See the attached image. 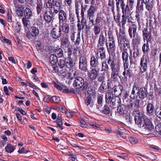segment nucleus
<instances>
[{"instance_id":"c03bdc74","label":"nucleus","mask_w":161,"mask_h":161,"mask_svg":"<svg viewBox=\"0 0 161 161\" xmlns=\"http://www.w3.org/2000/svg\"><path fill=\"white\" fill-rule=\"evenodd\" d=\"M15 147L11 144H8L5 147V149L6 152L11 153L14 150Z\"/></svg>"},{"instance_id":"de8ad7c7","label":"nucleus","mask_w":161,"mask_h":161,"mask_svg":"<svg viewBox=\"0 0 161 161\" xmlns=\"http://www.w3.org/2000/svg\"><path fill=\"white\" fill-rule=\"evenodd\" d=\"M131 71V70L129 69H124L123 75H124L125 78H127L128 77H130Z\"/></svg>"},{"instance_id":"2f4dec72","label":"nucleus","mask_w":161,"mask_h":161,"mask_svg":"<svg viewBox=\"0 0 161 161\" xmlns=\"http://www.w3.org/2000/svg\"><path fill=\"white\" fill-rule=\"evenodd\" d=\"M54 55L58 58H61L64 56L63 50L60 48H57L54 49Z\"/></svg>"},{"instance_id":"f257e3e1","label":"nucleus","mask_w":161,"mask_h":161,"mask_svg":"<svg viewBox=\"0 0 161 161\" xmlns=\"http://www.w3.org/2000/svg\"><path fill=\"white\" fill-rule=\"evenodd\" d=\"M134 117L135 123L140 127H144L149 131L153 130L154 126L151 121L146 117H144L142 113L138 111L134 112Z\"/></svg>"},{"instance_id":"423d86ee","label":"nucleus","mask_w":161,"mask_h":161,"mask_svg":"<svg viewBox=\"0 0 161 161\" xmlns=\"http://www.w3.org/2000/svg\"><path fill=\"white\" fill-rule=\"evenodd\" d=\"M87 63L86 57L81 56L79 58V69L84 72L87 71Z\"/></svg>"},{"instance_id":"ea45409f","label":"nucleus","mask_w":161,"mask_h":161,"mask_svg":"<svg viewBox=\"0 0 161 161\" xmlns=\"http://www.w3.org/2000/svg\"><path fill=\"white\" fill-rule=\"evenodd\" d=\"M72 67H63L59 68V71L61 74H62L63 76L66 75L68 73V70L69 68Z\"/></svg>"},{"instance_id":"b1692460","label":"nucleus","mask_w":161,"mask_h":161,"mask_svg":"<svg viewBox=\"0 0 161 161\" xmlns=\"http://www.w3.org/2000/svg\"><path fill=\"white\" fill-rule=\"evenodd\" d=\"M106 37L102 33H101L99 36L97 46L99 47H103L105 42Z\"/></svg>"},{"instance_id":"6e6d98bb","label":"nucleus","mask_w":161,"mask_h":161,"mask_svg":"<svg viewBox=\"0 0 161 161\" xmlns=\"http://www.w3.org/2000/svg\"><path fill=\"white\" fill-rule=\"evenodd\" d=\"M85 104L87 106L92 104V98L91 97H88L85 98Z\"/></svg>"},{"instance_id":"bf43d9fd","label":"nucleus","mask_w":161,"mask_h":161,"mask_svg":"<svg viewBox=\"0 0 161 161\" xmlns=\"http://www.w3.org/2000/svg\"><path fill=\"white\" fill-rule=\"evenodd\" d=\"M155 114L157 117L161 119V107L156 109Z\"/></svg>"},{"instance_id":"473e14b6","label":"nucleus","mask_w":161,"mask_h":161,"mask_svg":"<svg viewBox=\"0 0 161 161\" xmlns=\"http://www.w3.org/2000/svg\"><path fill=\"white\" fill-rule=\"evenodd\" d=\"M86 23V19H81V21H80V22H78L77 24V26L78 28V30L80 32L81 30L83 29L85 26V24Z\"/></svg>"},{"instance_id":"864d4df0","label":"nucleus","mask_w":161,"mask_h":161,"mask_svg":"<svg viewBox=\"0 0 161 161\" xmlns=\"http://www.w3.org/2000/svg\"><path fill=\"white\" fill-rule=\"evenodd\" d=\"M50 100L55 103H58L60 101V99L59 97L55 96L51 97Z\"/></svg>"},{"instance_id":"09e8293b","label":"nucleus","mask_w":161,"mask_h":161,"mask_svg":"<svg viewBox=\"0 0 161 161\" xmlns=\"http://www.w3.org/2000/svg\"><path fill=\"white\" fill-rule=\"evenodd\" d=\"M52 16L49 15L47 12H46L44 15V18L45 20L48 22H50L52 20Z\"/></svg>"},{"instance_id":"20e7f679","label":"nucleus","mask_w":161,"mask_h":161,"mask_svg":"<svg viewBox=\"0 0 161 161\" xmlns=\"http://www.w3.org/2000/svg\"><path fill=\"white\" fill-rule=\"evenodd\" d=\"M47 6L52 14H57L61 8L60 3L55 0H49L46 4Z\"/></svg>"},{"instance_id":"49530a36","label":"nucleus","mask_w":161,"mask_h":161,"mask_svg":"<svg viewBox=\"0 0 161 161\" xmlns=\"http://www.w3.org/2000/svg\"><path fill=\"white\" fill-rule=\"evenodd\" d=\"M122 52V58L123 61H127L128 59V54L127 51H121Z\"/></svg>"},{"instance_id":"2eb2a0df","label":"nucleus","mask_w":161,"mask_h":161,"mask_svg":"<svg viewBox=\"0 0 161 161\" xmlns=\"http://www.w3.org/2000/svg\"><path fill=\"white\" fill-rule=\"evenodd\" d=\"M62 34V30L60 26L58 28H54L52 31L51 33V37L54 39H57Z\"/></svg>"},{"instance_id":"052dcab7","label":"nucleus","mask_w":161,"mask_h":161,"mask_svg":"<svg viewBox=\"0 0 161 161\" xmlns=\"http://www.w3.org/2000/svg\"><path fill=\"white\" fill-rule=\"evenodd\" d=\"M79 121L81 125V126L82 127L86 128L87 125L86 124L84 119L83 118H80L79 119Z\"/></svg>"},{"instance_id":"a211bd4d","label":"nucleus","mask_w":161,"mask_h":161,"mask_svg":"<svg viewBox=\"0 0 161 161\" xmlns=\"http://www.w3.org/2000/svg\"><path fill=\"white\" fill-rule=\"evenodd\" d=\"M91 70L88 74V76L91 80H95L98 75V70L96 68H91Z\"/></svg>"},{"instance_id":"4468645a","label":"nucleus","mask_w":161,"mask_h":161,"mask_svg":"<svg viewBox=\"0 0 161 161\" xmlns=\"http://www.w3.org/2000/svg\"><path fill=\"white\" fill-rule=\"evenodd\" d=\"M59 67H72L73 65V60H69L67 59H60L58 64Z\"/></svg>"},{"instance_id":"f03ea898","label":"nucleus","mask_w":161,"mask_h":161,"mask_svg":"<svg viewBox=\"0 0 161 161\" xmlns=\"http://www.w3.org/2000/svg\"><path fill=\"white\" fill-rule=\"evenodd\" d=\"M108 64L109 65L111 70V76L113 79L117 80L120 72V66L119 65L116 63L114 57L110 55L107 58Z\"/></svg>"},{"instance_id":"69168bd1","label":"nucleus","mask_w":161,"mask_h":161,"mask_svg":"<svg viewBox=\"0 0 161 161\" xmlns=\"http://www.w3.org/2000/svg\"><path fill=\"white\" fill-rule=\"evenodd\" d=\"M144 3L145 4L146 8L147 10L149 11L152 10V6L150 2H148L146 3Z\"/></svg>"},{"instance_id":"aec40b11","label":"nucleus","mask_w":161,"mask_h":161,"mask_svg":"<svg viewBox=\"0 0 161 161\" xmlns=\"http://www.w3.org/2000/svg\"><path fill=\"white\" fill-rule=\"evenodd\" d=\"M138 96L140 98L144 99L147 95V89L144 87H142L139 89L138 91L137 92Z\"/></svg>"},{"instance_id":"f8f14e48","label":"nucleus","mask_w":161,"mask_h":161,"mask_svg":"<svg viewBox=\"0 0 161 161\" xmlns=\"http://www.w3.org/2000/svg\"><path fill=\"white\" fill-rule=\"evenodd\" d=\"M108 39L106 43V47L108 50L110 49L112 50L115 48V41L113 36L108 33Z\"/></svg>"},{"instance_id":"393cba45","label":"nucleus","mask_w":161,"mask_h":161,"mask_svg":"<svg viewBox=\"0 0 161 161\" xmlns=\"http://www.w3.org/2000/svg\"><path fill=\"white\" fill-rule=\"evenodd\" d=\"M59 12L58 18L59 21L62 22L66 20L67 19V15L66 13L63 10H60Z\"/></svg>"},{"instance_id":"6ab92c4d","label":"nucleus","mask_w":161,"mask_h":161,"mask_svg":"<svg viewBox=\"0 0 161 161\" xmlns=\"http://www.w3.org/2000/svg\"><path fill=\"white\" fill-rule=\"evenodd\" d=\"M111 103V106L113 108H116L120 106L121 101L120 98L117 97H113Z\"/></svg>"},{"instance_id":"c9c22d12","label":"nucleus","mask_w":161,"mask_h":161,"mask_svg":"<svg viewBox=\"0 0 161 161\" xmlns=\"http://www.w3.org/2000/svg\"><path fill=\"white\" fill-rule=\"evenodd\" d=\"M95 21L97 24H98L102 22H104L105 18L103 14L99 13L97 15Z\"/></svg>"},{"instance_id":"7c9ffc66","label":"nucleus","mask_w":161,"mask_h":161,"mask_svg":"<svg viewBox=\"0 0 161 161\" xmlns=\"http://www.w3.org/2000/svg\"><path fill=\"white\" fill-rule=\"evenodd\" d=\"M143 10V3L141 2L139 0H137V6L136 7V12L139 13H142Z\"/></svg>"},{"instance_id":"a18cd8bd","label":"nucleus","mask_w":161,"mask_h":161,"mask_svg":"<svg viewBox=\"0 0 161 161\" xmlns=\"http://www.w3.org/2000/svg\"><path fill=\"white\" fill-rule=\"evenodd\" d=\"M113 95L110 92L107 93L105 95V100L107 103H109L113 97H112Z\"/></svg>"},{"instance_id":"dca6fc26","label":"nucleus","mask_w":161,"mask_h":161,"mask_svg":"<svg viewBox=\"0 0 161 161\" xmlns=\"http://www.w3.org/2000/svg\"><path fill=\"white\" fill-rule=\"evenodd\" d=\"M99 65L98 58L94 56L91 57L90 60L91 68H96Z\"/></svg>"},{"instance_id":"a19ab883","label":"nucleus","mask_w":161,"mask_h":161,"mask_svg":"<svg viewBox=\"0 0 161 161\" xmlns=\"http://www.w3.org/2000/svg\"><path fill=\"white\" fill-rule=\"evenodd\" d=\"M32 15V10L29 8H26L25 11V16L28 19H29Z\"/></svg>"},{"instance_id":"c756f323","label":"nucleus","mask_w":161,"mask_h":161,"mask_svg":"<svg viewBox=\"0 0 161 161\" xmlns=\"http://www.w3.org/2000/svg\"><path fill=\"white\" fill-rule=\"evenodd\" d=\"M139 90V87L136 85H134L132 88V90L130 95V97L133 99H135L137 97V96L136 95V92H138Z\"/></svg>"},{"instance_id":"4c0bfd02","label":"nucleus","mask_w":161,"mask_h":161,"mask_svg":"<svg viewBox=\"0 0 161 161\" xmlns=\"http://www.w3.org/2000/svg\"><path fill=\"white\" fill-rule=\"evenodd\" d=\"M131 9L129 5L127 4L124 7H122V12L123 14L129 15L130 12V9Z\"/></svg>"},{"instance_id":"37998d69","label":"nucleus","mask_w":161,"mask_h":161,"mask_svg":"<svg viewBox=\"0 0 161 161\" xmlns=\"http://www.w3.org/2000/svg\"><path fill=\"white\" fill-rule=\"evenodd\" d=\"M69 19L71 24H74L76 20V18L75 14L72 13H69Z\"/></svg>"},{"instance_id":"5fc2aeb1","label":"nucleus","mask_w":161,"mask_h":161,"mask_svg":"<svg viewBox=\"0 0 161 161\" xmlns=\"http://www.w3.org/2000/svg\"><path fill=\"white\" fill-rule=\"evenodd\" d=\"M64 5L69 8H71L73 3V0H64Z\"/></svg>"},{"instance_id":"0eeeda50","label":"nucleus","mask_w":161,"mask_h":161,"mask_svg":"<svg viewBox=\"0 0 161 161\" xmlns=\"http://www.w3.org/2000/svg\"><path fill=\"white\" fill-rule=\"evenodd\" d=\"M143 37L144 41L146 42H151L152 40V31L147 28H144L142 31Z\"/></svg>"},{"instance_id":"9b49d317","label":"nucleus","mask_w":161,"mask_h":161,"mask_svg":"<svg viewBox=\"0 0 161 161\" xmlns=\"http://www.w3.org/2000/svg\"><path fill=\"white\" fill-rule=\"evenodd\" d=\"M137 26L134 23H132L129 26L128 33L130 37L132 38V41H134L136 40L133 38H135L136 33Z\"/></svg>"},{"instance_id":"39448f33","label":"nucleus","mask_w":161,"mask_h":161,"mask_svg":"<svg viewBox=\"0 0 161 161\" xmlns=\"http://www.w3.org/2000/svg\"><path fill=\"white\" fill-rule=\"evenodd\" d=\"M147 58L144 55L141 59L139 74H142L146 71L147 68Z\"/></svg>"},{"instance_id":"603ef678","label":"nucleus","mask_w":161,"mask_h":161,"mask_svg":"<svg viewBox=\"0 0 161 161\" xmlns=\"http://www.w3.org/2000/svg\"><path fill=\"white\" fill-rule=\"evenodd\" d=\"M149 42H146V43H144L142 47V50L143 53L147 52L149 50V46L148 44Z\"/></svg>"},{"instance_id":"e433bc0d","label":"nucleus","mask_w":161,"mask_h":161,"mask_svg":"<svg viewBox=\"0 0 161 161\" xmlns=\"http://www.w3.org/2000/svg\"><path fill=\"white\" fill-rule=\"evenodd\" d=\"M58 57L54 54L50 55L49 58L50 62L53 65L56 64L58 61Z\"/></svg>"},{"instance_id":"a878e982","label":"nucleus","mask_w":161,"mask_h":161,"mask_svg":"<svg viewBox=\"0 0 161 161\" xmlns=\"http://www.w3.org/2000/svg\"><path fill=\"white\" fill-rule=\"evenodd\" d=\"M118 111L119 113L121 114H125L128 112V110L126 106L122 104L118 107Z\"/></svg>"},{"instance_id":"f3484780","label":"nucleus","mask_w":161,"mask_h":161,"mask_svg":"<svg viewBox=\"0 0 161 161\" xmlns=\"http://www.w3.org/2000/svg\"><path fill=\"white\" fill-rule=\"evenodd\" d=\"M129 15H128L122 14L121 21L119 23L120 24L121 23L122 27L120 28L119 29V33L122 32V31L124 32H125V25L126 23L127 19L129 18Z\"/></svg>"},{"instance_id":"ddd939ff","label":"nucleus","mask_w":161,"mask_h":161,"mask_svg":"<svg viewBox=\"0 0 161 161\" xmlns=\"http://www.w3.org/2000/svg\"><path fill=\"white\" fill-rule=\"evenodd\" d=\"M95 51L97 56L102 60L106 58V51L105 48L103 47H97Z\"/></svg>"},{"instance_id":"6e6552de","label":"nucleus","mask_w":161,"mask_h":161,"mask_svg":"<svg viewBox=\"0 0 161 161\" xmlns=\"http://www.w3.org/2000/svg\"><path fill=\"white\" fill-rule=\"evenodd\" d=\"M139 56V50L137 47L133 48L132 50H130L129 58L130 63H133Z\"/></svg>"},{"instance_id":"774afa93","label":"nucleus","mask_w":161,"mask_h":161,"mask_svg":"<svg viewBox=\"0 0 161 161\" xmlns=\"http://www.w3.org/2000/svg\"><path fill=\"white\" fill-rule=\"evenodd\" d=\"M136 0H129V5L130 8H133V6L135 5L136 3Z\"/></svg>"},{"instance_id":"cd10ccee","label":"nucleus","mask_w":161,"mask_h":161,"mask_svg":"<svg viewBox=\"0 0 161 161\" xmlns=\"http://www.w3.org/2000/svg\"><path fill=\"white\" fill-rule=\"evenodd\" d=\"M96 10V7L91 5L87 11V16H94Z\"/></svg>"},{"instance_id":"1a4fd4ad","label":"nucleus","mask_w":161,"mask_h":161,"mask_svg":"<svg viewBox=\"0 0 161 161\" xmlns=\"http://www.w3.org/2000/svg\"><path fill=\"white\" fill-rule=\"evenodd\" d=\"M85 85L84 79L80 77H76L73 83L74 86L77 89H80L82 87H84Z\"/></svg>"},{"instance_id":"58836bf2","label":"nucleus","mask_w":161,"mask_h":161,"mask_svg":"<svg viewBox=\"0 0 161 161\" xmlns=\"http://www.w3.org/2000/svg\"><path fill=\"white\" fill-rule=\"evenodd\" d=\"M24 7L21 5H19L16 10L17 14L19 16H22L23 15Z\"/></svg>"},{"instance_id":"3c124183","label":"nucleus","mask_w":161,"mask_h":161,"mask_svg":"<svg viewBox=\"0 0 161 161\" xmlns=\"http://www.w3.org/2000/svg\"><path fill=\"white\" fill-rule=\"evenodd\" d=\"M12 14L11 12L9 10L8 11L7 14L6 19L10 23H11L12 21Z\"/></svg>"},{"instance_id":"0e129e2a","label":"nucleus","mask_w":161,"mask_h":161,"mask_svg":"<svg viewBox=\"0 0 161 161\" xmlns=\"http://www.w3.org/2000/svg\"><path fill=\"white\" fill-rule=\"evenodd\" d=\"M75 8H79L82 0H74Z\"/></svg>"},{"instance_id":"7ed1b4c3","label":"nucleus","mask_w":161,"mask_h":161,"mask_svg":"<svg viewBox=\"0 0 161 161\" xmlns=\"http://www.w3.org/2000/svg\"><path fill=\"white\" fill-rule=\"evenodd\" d=\"M118 46L120 51H127L130 47V42L126 37L125 32L119 33L117 36Z\"/></svg>"},{"instance_id":"412c9836","label":"nucleus","mask_w":161,"mask_h":161,"mask_svg":"<svg viewBox=\"0 0 161 161\" xmlns=\"http://www.w3.org/2000/svg\"><path fill=\"white\" fill-rule=\"evenodd\" d=\"M110 84L108 82L107 83L104 81H103L101 86L99 89V91L102 93L106 92L108 90Z\"/></svg>"},{"instance_id":"72a5a7b5","label":"nucleus","mask_w":161,"mask_h":161,"mask_svg":"<svg viewBox=\"0 0 161 161\" xmlns=\"http://www.w3.org/2000/svg\"><path fill=\"white\" fill-rule=\"evenodd\" d=\"M115 1L117 11H119L120 8H122V7L125 6L124 0H115Z\"/></svg>"},{"instance_id":"8fccbe9b","label":"nucleus","mask_w":161,"mask_h":161,"mask_svg":"<svg viewBox=\"0 0 161 161\" xmlns=\"http://www.w3.org/2000/svg\"><path fill=\"white\" fill-rule=\"evenodd\" d=\"M69 44L68 40L64 39L61 41V46L63 47H67L69 46Z\"/></svg>"},{"instance_id":"9d476101","label":"nucleus","mask_w":161,"mask_h":161,"mask_svg":"<svg viewBox=\"0 0 161 161\" xmlns=\"http://www.w3.org/2000/svg\"><path fill=\"white\" fill-rule=\"evenodd\" d=\"M70 38L72 41L75 43V44L79 45L80 41V32H79L76 36V39L75 40V34L76 32L75 30L74 29L70 30Z\"/></svg>"},{"instance_id":"c85d7f7f","label":"nucleus","mask_w":161,"mask_h":161,"mask_svg":"<svg viewBox=\"0 0 161 161\" xmlns=\"http://www.w3.org/2000/svg\"><path fill=\"white\" fill-rule=\"evenodd\" d=\"M101 71L107 72L109 69L108 64L107 63V58L106 60L102 61L101 63Z\"/></svg>"},{"instance_id":"5701e85b","label":"nucleus","mask_w":161,"mask_h":161,"mask_svg":"<svg viewBox=\"0 0 161 161\" xmlns=\"http://www.w3.org/2000/svg\"><path fill=\"white\" fill-rule=\"evenodd\" d=\"M59 26L64 34L66 35H68L69 31V24L66 23H63L61 26Z\"/></svg>"},{"instance_id":"338daca9","label":"nucleus","mask_w":161,"mask_h":161,"mask_svg":"<svg viewBox=\"0 0 161 161\" xmlns=\"http://www.w3.org/2000/svg\"><path fill=\"white\" fill-rule=\"evenodd\" d=\"M155 130L159 134H161V124L157 125L155 127Z\"/></svg>"},{"instance_id":"e2e57ef3","label":"nucleus","mask_w":161,"mask_h":161,"mask_svg":"<svg viewBox=\"0 0 161 161\" xmlns=\"http://www.w3.org/2000/svg\"><path fill=\"white\" fill-rule=\"evenodd\" d=\"M129 140L131 143L135 144L138 142V139L134 137H130L129 138Z\"/></svg>"},{"instance_id":"4d7b16f0","label":"nucleus","mask_w":161,"mask_h":161,"mask_svg":"<svg viewBox=\"0 0 161 161\" xmlns=\"http://www.w3.org/2000/svg\"><path fill=\"white\" fill-rule=\"evenodd\" d=\"M101 29L97 25L94 26L93 30L94 33L96 35L99 34L101 32Z\"/></svg>"},{"instance_id":"bb28decb","label":"nucleus","mask_w":161,"mask_h":161,"mask_svg":"<svg viewBox=\"0 0 161 161\" xmlns=\"http://www.w3.org/2000/svg\"><path fill=\"white\" fill-rule=\"evenodd\" d=\"M154 110V106L151 103H148L146 107L147 114L149 115H152L153 113Z\"/></svg>"},{"instance_id":"f704fd0d","label":"nucleus","mask_w":161,"mask_h":161,"mask_svg":"<svg viewBox=\"0 0 161 161\" xmlns=\"http://www.w3.org/2000/svg\"><path fill=\"white\" fill-rule=\"evenodd\" d=\"M139 102L140 100L139 99H136L133 101H130L129 106L131 108H138L139 106Z\"/></svg>"},{"instance_id":"13d9d810","label":"nucleus","mask_w":161,"mask_h":161,"mask_svg":"<svg viewBox=\"0 0 161 161\" xmlns=\"http://www.w3.org/2000/svg\"><path fill=\"white\" fill-rule=\"evenodd\" d=\"M31 32L35 37L37 36L39 34V30L37 28L35 27H33L32 28Z\"/></svg>"},{"instance_id":"4be33fe9","label":"nucleus","mask_w":161,"mask_h":161,"mask_svg":"<svg viewBox=\"0 0 161 161\" xmlns=\"http://www.w3.org/2000/svg\"><path fill=\"white\" fill-rule=\"evenodd\" d=\"M123 90V87L120 85L115 86L113 88V92L116 97H118L122 93V91Z\"/></svg>"},{"instance_id":"79ce46f5","label":"nucleus","mask_w":161,"mask_h":161,"mask_svg":"<svg viewBox=\"0 0 161 161\" xmlns=\"http://www.w3.org/2000/svg\"><path fill=\"white\" fill-rule=\"evenodd\" d=\"M111 110L107 105H105L103 108L102 112L104 114H108L110 113Z\"/></svg>"},{"instance_id":"680f3d73","label":"nucleus","mask_w":161,"mask_h":161,"mask_svg":"<svg viewBox=\"0 0 161 161\" xmlns=\"http://www.w3.org/2000/svg\"><path fill=\"white\" fill-rule=\"evenodd\" d=\"M87 92L88 94L89 95L88 97H93V98H94L95 96L96 93L94 90H92L91 89L89 88Z\"/></svg>"}]
</instances>
